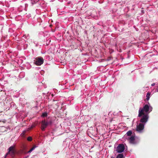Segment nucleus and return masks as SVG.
<instances>
[{
  "label": "nucleus",
  "instance_id": "obj_1",
  "mask_svg": "<svg viewBox=\"0 0 158 158\" xmlns=\"http://www.w3.org/2000/svg\"><path fill=\"white\" fill-rule=\"evenodd\" d=\"M152 107L149 102L148 104L145 105L143 108L140 107L139 110L138 117H140L142 114L145 112L146 114H148L151 112L152 110Z\"/></svg>",
  "mask_w": 158,
  "mask_h": 158
},
{
  "label": "nucleus",
  "instance_id": "obj_2",
  "mask_svg": "<svg viewBox=\"0 0 158 158\" xmlns=\"http://www.w3.org/2000/svg\"><path fill=\"white\" fill-rule=\"evenodd\" d=\"M139 117L141 118L140 120V123L145 125L148 121L149 116L148 114L143 113L141 116Z\"/></svg>",
  "mask_w": 158,
  "mask_h": 158
},
{
  "label": "nucleus",
  "instance_id": "obj_3",
  "mask_svg": "<svg viewBox=\"0 0 158 158\" xmlns=\"http://www.w3.org/2000/svg\"><path fill=\"white\" fill-rule=\"evenodd\" d=\"M145 125L140 123H137L136 126V131L139 133H142L144 128Z\"/></svg>",
  "mask_w": 158,
  "mask_h": 158
},
{
  "label": "nucleus",
  "instance_id": "obj_4",
  "mask_svg": "<svg viewBox=\"0 0 158 158\" xmlns=\"http://www.w3.org/2000/svg\"><path fill=\"white\" fill-rule=\"evenodd\" d=\"M52 121L51 120L46 121L45 120H43L42 122L41 129L43 131L45 129L48 125H51L52 124Z\"/></svg>",
  "mask_w": 158,
  "mask_h": 158
},
{
  "label": "nucleus",
  "instance_id": "obj_5",
  "mask_svg": "<svg viewBox=\"0 0 158 158\" xmlns=\"http://www.w3.org/2000/svg\"><path fill=\"white\" fill-rule=\"evenodd\" d=\"M15 153V148L13 146H11L8 149V152L5 155L4 158H6L7 155L10 153L11 156L12 157H13L14 156Z\"/></svg>",
  "mask_w": 158,
  "mask_h": 158
},
{
  "label": "nucleus",
  "instance_id": "obj_6",
  "mask_svg": "<svg viewBox=\"0 0 158 158\" xmlns=\"http://www.w3.org/2000/svg\"><path fill=\"white\" fill-rule=\"evenodd\" d=\"M44 61L43 58L42 57L40 56L36 58L34 63L36 65L40 66L43 63Z\"/></svg>",
  "mask_w": 158,
  "mask_h": 158
},
{
  "label": "nucleus",
  "instance_id": "obj_7",
  "mask_svg": "<svg viewBox=\"0 0 158 158\" xmlns=\"http://www.w3.org/2000/svg\"><path fill=\"white\" fill-rule=\"evenodd\" d=\"M125 149L124 144L123 143L119 144L117 147L116 151L117 153H121L123 152Z\"/></svg>",
  "mask_w": 158,
  "mask_h": 158
},
{
  "label": "nucleus",
  "instance_id": "obj_8",
  "mask_svg": "<svg viewBox=\"0 0 158 158\" xmlns=\"http://www.w3.org/2000/svg\"><path fill=\"white\" fill-rule=\"evenodd\" d=\"M127 139L129 140V143L131 144L134 143V141L135 139V136L132 135L131 136L129 137Z\"/></svg>",
  "mask_w": 158,
  "mask_h": 158
},
{
  "label": "nucleus",
  "instance_id": "obj_9",
  "mask_svg": "<svg viewBox=\"0 0 158 158\" xmlns=\"http://www.w3.org/2000/svg\"><path fill=\"white\" fill-rule=\"evenodd\" d=\"M150 93L149 92H148L147 93V95H146V100L147 101H148L150 99Z\"/></svg>",
  "mask_w": 158,
  "mask_h": 158
},
{
  "label": "nucleus",
  "instance_id": "obj_10",
  "mask_svg": "<svg viewBox=\"0 0 158 158\" xmlns=\"http://www.w3.org/2000/svg\"><path fill=\"white\" fill-rule=\"evenodd\" d=\"M132 134V132L131 131H128L127 132L126 134L125 135H127L128 136H130Z\"/></svg>",
  "mask_w": 158,
  "mask_h": 158
},
{
  "label": "nucleus",
  "instance_id": "obj_11",
  "mask_svg": "<svg viewBox=\"0 0 158 158\" xmlns=\"http://www.w3.org/2000/svg\"><path fill=\"white\" fill-rule=\"evenodd\" d=\"M123 154H118L116 157V158H123Z\"/></svg>",
  "mask_w": 158,
  "mask_h": 158
},
{
  "label": "nucleus",
  "instance_id": "obj_12",
  "mask_svg": "<svg viewBox=\"0 0 158 158\" xmlns=\"http://www.w3.org/2000/svg\"><path fill=\"white\" fill-rule=\"evenodd\" d=\"M37 147L35 145L33 147H32L31 149L28 152H31L32 151L34 150L35 148H36Z\"/></svg>",
  "mask_w": 158,
  "mask_h": 158
},
{
  "label": "nucleus",
  "instance_id": "obj_13",
  "mask_svg": "<svg viewBox=\"0 0 158 158\" xmlns=\"http://www.w3.org/2000/svg\"><path fill=\"white\" fill-rule=\"evenodd\" d=\"M47 115V112H44L42 114V116L43 117H46Z\"/></svg>",
  "mask_w": 158,
  "mask_h": 158
},
{
  "label": "nucleus",
  "instance_id": "obj_14",
  "mask_svg": "<svg viewBox=\"0 0 158 158\" xmlns=\"http://www.w3.org/2000/svg\"><path fill=\"white\" fill-rule=\"evenodd\" d=\"M27 140L28 141H31L32 140V138L31 137L29 136L27 138Z\"/></svg>",
  "mask_w": 158,
  "mask_h": 158
},
{
  "label": "nucleus",
  "instance_id": "obj_15",
  "mask_svg": "<svg viewBox=\"0 0 158 158\" xmlns=\"http://www.w3.org/2000/svg\"><path fill=\"white\" fill-rule=\"evenodd\" d=\"M155 91L156 92H158V87L155 89Z\"/></svg>",
  "mask_w": 158,
  "mask_h": 158
},
{
  "label": "nucleus",
  "instance_id": "obj_16",
  "mask_svg": "<svg viewBox=\"0 0 158 158\" xmlns=\"http://www.w3.org/2000/svg\"><path fill=\"white\" fill-rule=\"evenodd\" d=\"M1 129L2 130H4V129H6V128L5 127H1Z\"/></svg>",
  "mask_w": 158,
  "mask_h": 158
},
{
  "label": "nucleus",
  "instance_id": "obj_17",
  "mask_svg": "<svg viewBox=\"0 0 158 158\" xmlns=\"http://www.w3.org/2000/svg\"><path fill=\"white\" fill-rule=\"evenodd\" d=\"M155 85V83H153L151 85L152 86H154Z\"/></svg>",
  "mask_w": 158,
  "mask_h": 158
},
{
  "label": "nucleus",
  "instance_id": "obj_18",
  "mask_svg": "<svg viewBox=\"0 0 158 158\" xmlns=\"http://www.w3.org/2000/svg\"><path fill=\"white\" fill-rule=\"evenodd\" d=\"M28 157V156H25V157H24L23 158H27Z\"/></svg>",
  "mask_w": 158,
  "mask_h": 158
},
{
  "label": "nucleus",
  "instance_id": "obj_19",
  "mask_svg": "<svg viewBox=\"0 0 158 158\" xmlns=\"http://www.w3.org/2000/svg\"><path fill=\"white\" fill-rule=\"evenodd\" d=\"M111 158H114V157H111Z\"/></svg>",
  "mask_w": 158,
  "mask_h": 158
}]
</instances>
